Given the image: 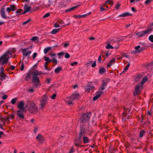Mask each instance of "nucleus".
Listing matches in <instances>:
<instances>
[{
  "label": "nucleus",
  "mask_w": 153,
  "mask_h": 153,
  "mask_svg": "<svg viewBox=\"0 0 153 153\" xmlns=\"http://www.w3.org/2000/svg\"><path fill=\"white\" fill-rule=\"evenodd\" d=\"M14 52V50H9L0 56V63L2 65L7 63L8 60L11 57L10 56Z\"/></svg>",
  "instance_id": "1"
},
{
  "label": "nucleus",
  "mask_w": 153,
  "mask_h": 153,
  "mask_svg": "<svg viewBox=\"0 0 153 153\" xmlns=\"http://www.w3.org/2000/svg\"><path fill=\"white\" fill-rule=\"evenodd\" d=\"M42 74L41 72L36 70L33 71L32 73V82L35 86L36 87L41 85L39 78L38 75H40Z\"/></svg>",
  "instance_id": "2"
},
{
  "label": "nucleus",
  "mask_w": 153,
  "mask_h": 153,
  "mask_svg": "<svg viewBox=\"0 0 153 153\" xmlns=\"http://www.w3.org/2000/svg\"><path fill=\"white\" fill-rule=\"evenodd\" d=\"M15 8V6L13 5H10V7H8L6 9V11L7 13L5 12V9L4 7L1 8L0 10L1 16V17L4 19H7V16L9 15V12L10 11H14Z\"/></svg>",
  "instance_id": "3"
},
{
  "label": "nucleus",
  "mask_w": 153,
  "mask_h": 153,
  "mask_svg": "<svg viewBox=\"0 0 153 153\" xmlns=\"http://www.w3.org/2000/svg\"><path fill=\"white\" fill-rule=\"evenodd\" d=\"M106 85V82H103L99 90L96 92V95L93 97V99L95 101L105 91L104 89Z\"/></svg>",
  "instance_id": "4"
},
{
  "label": "nucleus",
  "mask_w": 153,
  "mask_h": 153,
  "mask_svg": "<svg viewBox=\"0 0 153 153\" xmlns=\"http://www.w3.org/2000/svg\"><path fill=\"white\" fill-rule=\"evenodd\" d=\"M106 85V82H103L99 90L96 92V95L93 97V99L95 101L105 91L104 89Z\"/></svg>",
  "instance_id": "5"
},
{
  "label": "nucleus",
  "mask_w": 153,
  "mask_h": 153,
  "mask_svg": "<svg viewBox=\"0 0 153 153\" xmlns=\"http://www.w3.org/2000/svg\"><path fill=\"white\" fill-rule=\"evenodd\" d=\"M106 85V82H103L99 90L96 92V95L93 97V99L95 101L105 91L104 89Z\"/></svg>",
  "instance_id": "6"
},
{
  "label": "nucleus",
  "mask_w": 153,
  "mask_h": 153,
  "mask_svg": "<svg viewBox=\"0 0 153 153\" xmlns=\"http://www.w3.org/2000/svg\"><path fill=\"white\" fill-rule=\"evenodd\" d=\"M24 103L23 101H21L19 103L18 108L19 110L17 111V115L21 118H23L24 115L23 113L25 112V108L24 107Z\"/></svg>",
  "instance_id": "7"
},
{
  "label": "nucleus",
  "mask_w": 153,
  "mask_h": 153,
  "mask_svg": "<svg viewBox=\"0 0 153 153\" xmlns=\"http://www.w3.org/2000/svg\"><path fill=\"white\" fill-rule=\"evenodd\" d=\"M147 76H145L143 79L142 81L140 83L138 84L135 88V91L134 92V95L136 96L138 94L141 90L142 87L141 85L144 83L147 80Z\"/></svg>",
  "instance_id": "8"
},
{
  "label": "nucleus",
  "mask_w": 153,
  "mask_h": 153,
  "mask_svg": "<svg viewBox=\"0 0 153 153\" xmlns=\"http://www.w3.org/2000/svg\"><path fill=\"white\" fill-rule=\"evenodd\" d=\"M79 95L78 94H74L70 97H67L65 100V102L68 105H70L72 104V101L77 99L79 97Z\"/></svg>",
  "instance_id": "9"
},
{
  "label": "nucleus",
  "mask_w": 153,
  "mask_h": 153,
  "mask_svg": "<svg viewBox=\"0 0 153 153\" xmlns=\"http://www.w3.org/2000/svg\"><path fill=\"white\" fill-rule=\"evenodd\" d=\"M48 101V96L47 95H44L42 97L39 104V109H42L44 107Z\"/></svg>",
  "instance_id": "10"
},
{
  "label": "nucleus",
  "mask_w": 153,
  "mask_h": 153,
  "mask_svg": "<svg viewBox=\"0 0 153 153\" xmlns=\"http://www.w3.org/2000/svg\"><path fill=\"white\" fill-rule=\"evenodd\" d=\"M90 113L87 114L83 115L80 118V122L81 123L83 124L87 122L89 120L91 116Z\"/></svg>",
  "instance_id": "11"
},
{
  "label": "nucleus",
  "mask_w": 153,
  "mask_h": 153,
  "mask_svg": "<svg viewBox=\"0 0 153 153\" xmlns=\"http://www.w3.org/2000/svg\"><path fill=\"white\" fill-rule=\"evenodd\" d=\"M152 30V29H148L146 30H143L141 32L137 33L136 36H137L138 37H141L144 36L146 33H149Z\"/></svg>",
  "instance_id": "12"
},
{
  "label": "nucleus",
  "mask_w": 153,
  "mask_h": 153,
  "mask_svg": "<svg viewBox=\"0 0 153 153\" xmlns=\"http://www.w3.org/2000/svg\"><path fill=\"white\" fill-rule=\"evenodd\" d=\"M14 117V116L13 114H10V117H6L0 118V123H3L6 121H8L10 120L13 119Z\"/></svg>",
  "instance_id": "13"
},
{
  "label": "nucleus",
  "mask_w": 153,
  "mask_h": 153,
  "mask_svg": "<svg viewBox=\"0 0 153 153\" xmlns=\"http://www.w3.org/2000/svg\"><path fill=\"white\" fill-rule=\"evenodd\" d=\"M135 50L132 51L131 53H139L143 51L142 48H140V45H138L134 48Z\"/></svg>",
  "instance_id": "14"
},
{
  "label": "nucleus",
  "mask_w": 153,
  "mask_h": 153,
  "mask_svg": "<svg viewBox=\"0 0 153 153\" xmlns=\"http://www.w3.org/2000/svg\"><path fill=\"white\" fill-rule=\"evenodd\" d=\"M36 139L40 143H42L45 141L43 137L40 134H39L36 137Z\"/></svg>",
  "instance_id": "15"
},
{
  "label": "nucleus",
  "mask_w": 153,
  "mask_h": 153,
  "mask_svg": "<svg viewBox=\"0 0 153 153\" xmlns=\"http://www.w3.org/2000/svg\"><path fill=\"white\" fill-rule=\"evenodd\" d=\"M30 105V107L29 109L30 110H32L33 111H35L37 110V108L36 107V105L34 103H32Z\"/></svg>",
  "instance_id": "16"
},
{
  "label": "nucleus",
  "mask_w": 153,
  "mask_h": 153,
  "mask_svg": "<svg viewBox=\"0 0 153 153\" xmlns=\"http://www.w3.org/2000/svg\"><path fill=\"white\" fill-rule=\"evenodd\" d=\"M94 88V86L92 85H87L85 87V90L87 92H89L91 90Z\"/></svg>",
  "instance_id": "17"
},
{
  "label": "nucleus",
  "mask_w": 153,
  "mask_h": 153,
  "mask_svg": "<svg viewBox=\"0 0 153 153\" xmlns=\"http://www.w3.org/2000/svg\"><path fill=\"white\" fill-rule=\"evenodd\" d=\"M31 7L30 6L28 7L27 4H25L24 7V13H25L30 11Z\"/></svg>",
  "instance_id": "18"
},
{
  "label": "nucleus",
  "mask_w": 153,
  "mask_h": 153,
  "mask_svg": "<svg viewBox=\"0 0 153 153\" xmlns=\"http://www.w3.org/2000/svg\"><path fill=\"white\" fill-rule=\"evenodd\" d=\"M119 47L118 45L114 46L113 47L110 44H108L107 46H106L105 48L107 49H113L115 48L116 49H118Z\"/></svg>",
  "instance_id": "19"
},
{
  "label": "nucleus",
  "mask_w": 153,
  "mask_h": 153,
  "mask_svg": "<svg viewBox=\"0 0 153 153\" xmlns=\"http://www.w3.org/2000/svg\"><path fill=\"white\" fill-rule=\"evenodd\" d=\"M7 76L4 73H0V80L1 81L5 80Z\"/></svg>",
  "instance_id": "20"
},
{
  "label": "nucleus",
  "mask_w": 153,
  "mask_h": 153,
  "mask_svg": "<svg viewBox=\"0 0 153 153\" xmlns=\"http://www.w3.org/2000/svg\"><path fill=\"white\" fill-rule=\"evenodd\" d=\"M62 71V68L60 66H59L55 69L54 70V72L56 74H59Z\"/></svg>",
  "instance_id": "21"
},
{
  "label": "nucleus",
  "mask_w": 153,
  "mask_h": 153,
  "mask_svg": "<svg viewBox=\"0 0 153 153\" xmlns=\"http://www.w3.org/2000/svg\"><path fill=\"white\" fill-rule=\"evenodd\" d=\"M52 48V47H49L45 48L44 50V52L45 54H46L47 53L50 51Z\"/></svg>",
  "instance_id": "22"
},
{
  "label": "nucleus",
  "mask_w": 153,
  "mask_h": 153,
  "mask_svg": "<svg viewBox=\"0 0 153 153\" xmlns=\"http://www.w3.org/2000/svg\"><path fill=\"white\" fill-rule=\"evenodd\" d=\"M130 15V14L128 13H124L118 16V17H124L128 16Z\"/></svg>",
  "instance_id": "23"
},
{
  "label": "nucleus",
  "mask_w": 153,
  "mask_h": 153,
  "mask_svg": "<svg viewBox=\"0 0 153 153\" xmlns=\"http://www.w3.org/2000/svg\"><path fill=\"white\" fill-rule=\"evenodd\" d=\"M31 40L33 41H35L36 43H37L39 41V39L38 37L37 36L33 37L31 39Z\"/></svg>",
  "instance_id": "24"
},
{
  "label": "nucleus",
  "mask_w": 153,
  "mask_h": 153,
  "mask_svg": "<svg viewBox=\"0 0 153 153\" xmlns=\"http://www.w3.org/2000/svg\"><path fill=\"white\" fill-rule=\"evenodd\" d=\"M115 59H113L111 60L109 62L108 64V67H110L112 65L113 63L115 61Z\"/></svg>",
  "instance_id": "25"
},
{
  "label": "nucleus",
  "mask_w": 153,
  "mask_h": 153,
  "mask_svg": "<svg viewBox=\"0 0 153 153\" xmlns=\"http://www.w3.org/2000/svg\"><path fill=\"white\" fill-rule=\"evenodd\" d=\"M83 141L84 143H87L89 142V140L87 137H83Z\"/></svg>",
  "instance_id": "26"
},
{
  "label": "nucleus",
  "mask_w": 153,
  "mask_h": 153,
  "mask_svg": "<svg viewBox=\"0 0 153 153\" xmlns=\"http://www.w3.org/2000/svg\"><path fill=\"white\" fill-rule=\"evenodd\" d=\"M60 30V29H54L51 32V34H56Z\"/></svg>",
  "instance_id": "27"
},
{
  "label": "nucleus",
  "mask_w": 153,
  "mask_h": 153,
  "mask_svg": "<svg viewBox=\"0 0 153 153\" xmlns=\"http://www.w3.org/2000/svg\"><path fill=\"white\" fill-rule=\"evenodd\" d=\"M31 53V51H28L27 52H26L25 53V52H24L23 53V54L24 56H28V55L30 54Z\"/></svg>",
  "instance_id": "28"
},
{
  "label": "nucleus",
  "mask_w": 153,
  "mask_h": 153,
  "mask_svg": "<svg viewBox=\"0 0 153 153\" xmlns=\"http://www.w3.org/2000/svg\"><path fill=\"white\" fill-rule=\"evenodd\" d=\"M91 12H89V13H88L85 14L78 15V17L79 18H80L81 17H85L86 16H87L90 14H91Z\"/></svg>",
  "instance_id": "29"
},
{
  "label": "nucleus",
  "mask_w": 153,
  "mask_h": 153,
  "mask_svg": "<svg viewBox=\"0 0 153 153\" xmlns=\"http://www.w3.org/2000/svg\"><path fill=\"white\" fill-rule=\"evenodd\" d=\"M45 60L47 62V63L49 62H52V59H50L48 57H44Z\"/></svg>",
  "instance_id": "30"
},
{
  "label": "nucleus",
  "mask_w": 153,
  "mask_h": 153,
  "mask_svg": "<svg viewBox=\"0 0 153 153\" xmlns=\"http://www.w3.org/2000/svg\"><path fill=\"white\" fill-rule=\"evenodd\" d=\"M122 39H118V40L117 39V40H115L114 39H112L110 40V42L111 43H114L116 41L117 42H118L120 41H121V40Z\"/></svg>",
  "instance_id": "31"
},
{
  "label": "nucleus",
  "mask_w": 153,
  "mask_h": 153,
  "mask_svg": "<svg viewBox=\"0 0 153 153\" xmlns=\"http://www.w3.org/2000/svg\"><path fill=\"white\" fill-rule=\"evenodd\" d=\"M17 98H15L13 99L11 101V103L13 104H14L17 100Z\"/></svg>",
  "instance_id": "32"
},
{
  "label": "nucleus",
  "mask_w": 153,
  "mask_h": 153,
  "mask_svg": "<svg viewBox=\"0 0 153 153\" xmlns=\"http://www.w3.org/2000/svg\"><path fill=\"white\" fill-rule=\"evenodd\" d=\"M76 7V6H75V7H71L69 9H68L66 10V12H67L71 11L72 10H74V9H75Z\"/></svg>",
  "instance_id": "33"
},
{
  "label": "nucleus",
  "mask_w": 153,
  "mask_h": 153,
  "mask_svg": "<svg viewBox=\"0 0 153 153\" xmlns=\"http://www.w3.org/2000/svg\"><path fill=\"white\" fill-rule=\"evenodd\" d=\"M105 71V69L104 68H102L100 70L99 73L101 74H103Z\"/></svg>",
  "instance_id": "34"
},
{
  "label": "nucleus",
  "mask_w": 153,
  "mask_h": 153,
  "mask_svg": "<svg viewBox=\"0 0 153 153\" xmlns=\"http://www.w3.org/2000/svg\"><path fill=\"white\" fill-rule=\"evenodd\" d=\"M145 133V131L144 130H142L140 132L139 134V136L140 137H142L143 136L144 134Z\"/></svg>",
  "instance_id": "35"
},
{
  "label": "nucleus",
  "mask_w": 153,
  "mask_h": 153,
  "mask_svg": "<svg viewBox=\"0 0 153 153\" xmlns=\"http://www.w3.org/2000/svg\"><path fill=\"white\" fill-rule=\"evenodd\" d=\"M152 0H146L144 2V4L146 5L150 4L152 1Z\"/></svg>",
  "instance_id": "36"
},
{
  "label": "nucleus",
  "mask_w": 153,
  "mask_h": 153,
  "mask_svg": "<svg viewBox=\"0 0 153 153\" xmlns=\"http://www.w3.org/2000/svg\"><path fill=\"white\" fill-rule=\"evenodd\" d=\"M54 26L55 27H60V25H59V22H58L55 23L54 25Z\"/></svg>",
  "instance_id": "37"
},
{
  "label": "nucleus",
  "mask_w": 153,
  "mask_h": 153,
  "mask_svg": "<svg viewBox=\"0 0 153 153\" xmlns=\"http://www.w3.org/2000/svg\"><path fill=\"white\" fill-rule=\"evenodd\" d=\"M78 64V62H72L71 63V65L72 66L76 65Z\"/></svg>",
  "instance_id": "38"
},
{
  "label": "nucleus",
  "mask_w": 153,
  "mask_h": 153,
  "mask_svg": "<svg viewBox=\"0 0 153 153\" xmlns=\"http://www.w3.org/2000/svg\"><path fill=\"white\" fill-rule=\"evenodd\" d=\"M126 110H125V111H124V112L123 113V119H124V120H125L126 119V118H125V117H126Z\"/></svg>",
  "instance_id": "39"
},
{
  "label": "nucleus",
  "mask_w": 153,
  "mask_h": 153,
  "mask_svg": "<svg viewBox=\"0 0 153 153\" xmlns=\"http://www.w3.org/2000/svg\"><path fill=\"white\" fill-rule=\"evenodd\" d=\"M130 66V63H128L126 67L124 69L123 72H125L128 70Z\"/></svg>",
  "instance_id": "40"
},
{
  "label": "nucleus",
  "mask_w": 153,
  "mask_h": 153,
  "mask_svg": "<svg viewBox=\"0 0 153 153\" xmlns=\"http://www.w3.org/2000/svg\"><path fill=\"white\" fill-rule=\"evenodd\" d=\"M149 40L151 42H153V35H151L149 37Z\"/></svg>",
  "instance_id": "41"
},
{
  "label": "nucleus",
  "mask_w": 153,
  "mask_h": 153,
  "mask_svg": "<svg viewBox=\"0 0 153 153\" xmlns=\"http://www.w3.org/2000/svg\"><path fill=\"white\" fill-rule=\"evenodd\" d=\"M140 0H131L130 2L131 3H135L139 2Z\"/></svg>",
  "instance_id": "42"
},
{
  "label": "nucleus",
  "mask_w": 153,
  "mask_h": 153,
  "mask_svg": "<svg viewBox=\"0 0 153 153\" xmlns=\"http://www.w3.org/2000/svg\"><path fill=\"white\" fill-rule=\"evenodd\" d=\"M16 13L18 15H20L21 14H22L21 13V10H18L16 12Z\"/></svg>",
  "instance_id": "43"
},
{
  "label": "nucleus",
  "mask_w": 153,
  "mask_h": 153,
  "mask_svg": "<svg viewBox=\"0 0 153 153\" xmlns=\"http://www.w3.org/2000/svg\"><path fill=\"white\" fill-rule=\"evenodd\" d=\"M50 16V14L49 13H48L46 14H45L44 16L43 17L44 18H45L46 17H48Z\"/></svg>",
  "instance_id": "44"
},
{
  "label": "nucleus",
  "mask_w": 153,
  "mask_h": 153,
  "mask_svg": "<svg viewBox=\"0 0 153 153\" xmlns=\"http://www.w3.org/2000/svg\"><path fill=\"white\" fill-rule=\"evenodd\" d=\"M56 96V94H53L51 96V98L52 99H55Z\"/></svg>",
  "instance_id": "45"
},
{
  "label": "nucleus",
  "mask_w": 153,
  "mask_h": 153,
  "mask_svg": "<svg viewBox=\"0 0 153 153\" xmlns=\"http://www.w3.org/2000/svg\"><path fill=\"white\" fill-rule=\"evenodd\" d=\"M70 55L68 53H66L65 55V58H68L70 57Z\"/></svg>",
  "instance_id": "46"
},
{
  "label": "nucleus",
  "mask_w": 153,
  "mask_h": 153,
  "mask_svg": "<svg viewBox=\"0 0 153 153\" xmlns=\"http://www.w3.org/2000/svg\"><path fill=\"white\" fill-rule=\"evenodd\" d=\"M30 19L27 20L26 21L24 22L23 23V25H25L27 23H28L30 21Z\"/></svg>",
  "instance_id": "47"
},
{
  "label": "nucleus",
  "mask_w": 153,
  "mask_h": 153,
  "mask_svg": "<svg viewBox=\"0 0 153 153\" xmlns=\"http://www.w3.org/2000/svg\"><path fill=\"white\" fill-rule=\"evenodd\" d=\"M52 62H53L55 64H56L57 63V61L56 59H52Z\"/></svg>",
  "instance_id": "48"
},
{
  "label": "nucleus",
  "mask_w": 153,
  "mask_h": 153,
  "mask_svg": "<svg viewBox=\"0 0 153 153\" xmlns=\"http://www.w3.org/2000/svg\"><path fill=\"white\" fill-rule=\"evenodd\" d=\"M92 61H90L88 62L87 63L86 65L87 66H90L92 64Z\"/></svg>",
  "instance_id": "49"
},
{
  "label": "nucleus",
  "mask_w": 153,
  "mask_h": 153,
  "mask_svg": "<svg viewBox=\"0 0 153 153\" xmlns=\"http://www.w3.org/2000/svg\"><path fill=\"white\" fill-rule=\"evenodd\" d=\"M28 91L30 93H33L34 92V90L33 88H30L28 89Z\"/></svg>",
  "instance_id": "50"
},
{
  "label": "nucleus",
  "mask_w": 153,
  "mask_h": 153,
  "mask_svg": "<svg viewBox=\"0 0 153 153\" xmlns=\"http://www.w3.org/2000/svg\"><path fill=\"white\" fill-rule=\"evenodd\" d=\"M37 54L36 53H34L32 55L33 58V59L35 58Z\"/></svg>",
  "instance_id": "51"
},
{
  "label": "nucleus",
  "mask_w": 153,
  "mask_h": 153,
  "mask_svg": "<svg viewBox=\"0 0 153 153\" xmlns=\"http://www.w3.org/2000/svg\"><path fill=\"white\" fill-rule=\"evenodd\" d=\"M112 1V0H107L105 3L110 4Z\"/></svg>",
  "instance_id": "52"
},
{
  "label": "nucleus",
  "mask_w": 153,
  "mask_h": 153,
  "mask_svg": "<svg viewBox=\"0 0 153 153\" xmlns=\"http://www.w3.org/2000/svg\"><path fill=\"white\" fill-rule=\"evenodd\" d=\"M7 96L6 95H4L2 96V99L4 100H6L7 98Z\"/></svg>",
  "instance_id": "53"
},
{
  "label": "nucleus",
  "mask_w": 153,
  "mask_h": 153,
  "mask_svg": "<svg viewBox=\"0 0 153 153\" xmlns=\"http://www.w3.org/2000/svg\"><path fill=\"white\" fill-rule=\"evenodd\" d=\"M96 62L95 61H94V62L91 65V67H94L96 66Z\"/></svg>",
  "instance_id": "54"
},
{
  "label": "nucleus",
  "mask_w": 153,
  "mask_h": 153,
  "mask_svg": "<svg viewBox=\"0 0 153 153\" xmlns=\"http://www.w3.org/2000/svg\"><path fill=\"white\" fill-rule=\"evenodd\" d=\"M24 68V65L23 64V63H22L21 67V71H22Z\"/></svg>",
  "instance_id": "55"
},
{
  "label": "nucleus",
  "mask_w": 153,
  "mask_h": 153,
  "mask_svg": "<svg viewBox=\"0 0 153 153\" xmlns=\"http://www.w3.org/2000/svg\"><path fill=\"white\" fill-rule=\"evenodd\" d=\"M28 50V49L27 48H25L22 50V52L23 53L24 52H26V51H27Z\"/></svg>",
  "instance_id": "56"
},
{
  "label": "nucleus",
  "mask_w": 153,
  "mask_h": 153,
  "mask_svg": "<svg viewBox=\"0 0 153 153\" xmlns=\"http://www.w3.org/2000/svg\"><path fill=\"white\" fill-rule=\"evenodd\" d=\"M142 77V76H138L137 77V78H136V80H138V79H140L141 77Z\"/></svg>",
  "instance_id": "57"
},
{
  "label": "nucleus",
  "mask_w": 153,
  "mask_h": 153,
  "mask_svg": "<svg viewBox=\"0 0 153 153\" xmlns=\"http://www.w3.org/2000/svg\"><path fill=\"white\" fill-rule=\"evenodd\" d=\"M64 53L63 52L59 53H58V55L59 56H62L64 55Z\"/></svg>",
  "instance_id": "58"
},
{
  "label": "nucleus",
  "mask_w": 153,
  "mask_h": 153,
  "mask_svg": "<svg viewBox=\"0 0 153 153\" xmlns=\"http://www.w3.org/2000/svg\"><path fill=\"white\" fill-rule=\"evenodd\" d=\"M4 70V69L3 68V67H2L1 68V72L0 73H3Z\"/></svg>",
  "instance_id": "59"
},
{
  "label": "nucleus",
  "mask_w": 153,
  "mask_h": 153,
  "mask_svg": "<svg viewBox=\"0 0 153 153\" xmlns=\"http://www.w3.org/2000/svg\"><path fill=\"white\" fill-rule=\"evenodd\" d=\"M120 5L119 4H117V5L116 6L115 8L117 9L119 8V7H120Z\"/></svg>",
  "instance_id": "60"
},
{
  "label": "nucleus",
  "mask_w": 153,
  "mask_h": 153,
  "mask_svg": "<svg viewBox=\"0 0 153 153\" xmlns=\"http://www.w3.org/2000/svg\"><path fill=\"white\" fill-rule=\"evenodd\" d=\"M69 44L68 43H65L64 44V46L65 47H67L69 45Z\"/></svg>",
  "instance_id": "61"
},
{
  "label": "nucleus",
  "mask_w": 153,
  "mask_h": 153,
  "mask_svg": "<svg viewBox=\"0 0 153 153\" xmlns=\"http://www.w3.org/2000/svg\"><path fill=\"white\" fill-rule=\"evenodd\" d=\"M100 10L101 11H103L105 10V9L103 8L102 7H100Z\"/></svg>",
  "instance_id": "62"
},
{
  "label": "nucleus",
  "mask_w": 153,
  "mask_h": 153,
  "mask_svg": "<svg viewBox=\"0 0 153 153\" xmlns=\"http://www.w3.org/2000/svg\"><path fill=\"white\" fill-rule=\"evenodd\" d=\"M50 79H47L46 80V82L48 83H50Z\"/></svg>",
  "instance_id": "63"
},
{
  "label": "nucleus",
  "mask_w": 153,
  "mask_h": 153,
  "mask_svg": "<svg viewBox=\"0 0 153 153\" xmlns=\"http://www.w3.org/2000/svg\"><path fill=\"white\" fill-rule=\"evenodd\" d=\"M74 151V149L73 148H72V149H71V150H70V152H69V153H72Z\"/></svg>",
  "instance_id": "64"
}]
</instances>
